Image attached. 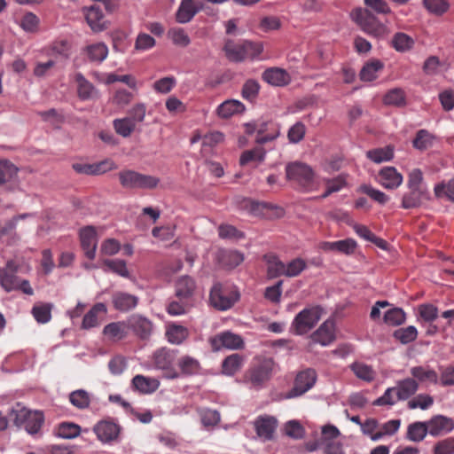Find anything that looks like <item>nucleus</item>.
I'll return each mask as SVG.
<instances>
[{
	"label": "nucleus",
	"mask_w": 454,
	"mask_h": 454,
	"mask_svg": "<svg viewBox=\"0 0 454 454\" xmlns=\"http://www.w3.org/2000/svg\"><path fill=\"white\" fill-rule=\"evenodd\" d=\"M19 168L10 160L0 159V186L17 177Z\"/></svg>",
	"instance_id": "39"
},
{
	"label": "nucleus",
	"mask_w": 454,
	"mask_h": 454,
	"mask_svg": "<svg viewBox=\"0 0 454 454\" xmlns=\"http://www.w3.org/2000/svg\"><path fill=\"white\" fill-rule=\"evenodd\" d=\"M138 301L139 299L137 296L125 292H116L112 297L114 308L121 312H127L135 309Z\"/></svg>",
	"instance_id": "27"
},
{
	"label": "nucleus",
	"mask_w": 454,
	"mask_h": 454,
	"mask_svg": "<svg viewBox=\"0 0 454 454\" xmlns=\"http://www.w3.org/2000/svg\"><path fill=\"white\" fill-rule=\"evenodd\" d=\"M13 422L17 427L23 426L30 434H37L44 422V415L40 411H30L25 407L12 409Z\"/></svg>",
	"instance_id": "9"
},
{
	"label": "nucleus",
	"mask_w": 454,
	"mask_h": 454,
	"mask_svg": "<svg viewBox=\"0 0 454 454\" xmlns=\"http://www.w3.org/2000/svg\"><path fill=\"white\" fill-rule=\"evenodd\" d=\"M239 299V293L238 290L221 283H215L209 294L210 305L221 311L231 309Z\"/></svg>",
	"instance_id": "6"
},
{
	"label": "nucleus",
	"mask_w": 454,
	"mask_h": 454,
	"mask_svg": "<svg viewBox=\"0 0 454 454\" xmlns=\"http://www.w3.org/2000/svg\"><path fill=\"white\" fill-rule=\"evenodd\" d=\"M351 370L357 378L363 380L371 382L375 378V372L370 365L362 363H354L351 365Z\"/></svg>",
	"instance_id": "56"
},
{
	"label": "nucleus",
	"mask_w": 454,
	"mask_h": 454,
	"mask_svg": "<svg viewBox=\"0 0 454 454\" xmlns=\"http://www.w3.org/2000/svg\"><path fill=\"white\" fill-rule=\"evenodd\" d=\"M401 420L400 419H390L380 427V430L375 433L373 437H372V441L377 442L382 439L384 436H391L394 435L400 428Z\"/></svg>",
	"instance_id": "49"
},
{
	"label": "nucleus",
	"mask_w": 454,
	"mask_h": 454,
	"mask_svg": "<svg viewBox=\"0 0 454 454\" xmlns=\"http://www.w3.org/2000/svg\"><path fill=\"white\" fill-rule=\"evenodd\" d=\"M177 366L179 368V374L184 376H191L197 374L200 370V362L191 356H183L177 361Z\"/></svg>",
	"instance_id": "35"
},
{
	"label": "nucleus",
	"mask_w": 454,
	"mask_h": 454,
	"mask_svg": "<svg viewBox=\"0 0 454 454\" xmlns=\"http://www.w3.org/2000/svg\"><path fill=\"white\" fill-rule=\"evenodd\" d=\"M267 276L275 278L285 276V263L276 256H270L267 261Z\"/></svg>",
	"instance_id": "54"
},
{
	"label": "nucleus",
	"mask_w": 454,
	"mask_h": 454,
	"mask_svg": "<svg viewBox=\"0 0 454 454\" xmlns=\"http://www.w3.org/2000/svg\"><path fill=\"white\" fill-rule=\"evenodd\" d=\"M260 88L261 86L256 80L248 79L243 84L241 95L243 98L252 102L257 98Z\"/></svg>",
	"instance_id": "57"
},
{
	"label": "nucleus",
	"mask_w": 454,
	"mask_h": 454,
	"mask_svg": "<svg viewBox=\"0 0 454 454\" xmlns=\"http://www.w3.org/2000/svg\"><path fill=\"white\" fill-rule=\"evenodd\" d=\"M132 386L140 393L151 394L159 388L160 382L153 378L145 377L143 375H136L132 379Z\"/></svg>",
	"instance_id": "32"
},
{
	"label": "nucleus",
	"mask_w": 454,
	"mask_h": 454,
	"mask_svg": "<svg viewBox=\"0 0 454 454\" xmlns=\"http://www.w3.org/2000/svg\"><path fill=\"white\" fill-rule=\"evenodd\" d=\"M175 297L189 300L193 302L197 284L193 278L184 275L176 278L174 284Z\"/></svg>",
	"instance_id": "17"
},
{
	"label": "nucleus",
	"mask_w": 454,
	"mask_h": 454,
	"mask_svg": "<svg viewBox=\"0 0 454 454\" xmlns=\"http://www.w3.org/2000/svg\"><path fill=\"white\" fill-rule=\"evenodd\" d=\"M434 192L437 198L445 196L450 200L454 201V177L446 184L444 182L437 184Z\"/></svg>",
	"instance_id": "63"
},
{
	"label": "nucleus",
	"mask_w": 454,
	"mask_h": 454,
	"mask_svg": "<svg viewBox=\"0 0 454 454\" xmlns=\"http://www.w3.org/2000/svg\"><path fill=\"white\" fill-rule=\"evenodd\" d=\"M383 68L384 63L381 60L371 59L361 69L360 79L364 82H372L378 77V72Z\"/></svg>",
	"instance_id": "36"
},
{
	"label": "nucleus",
	"mask_w": 454,
	"mask_h": 454,
	"mask_svg": "<svg viewBox=\"0 0 454 454\" xmlns=\"http://www.w3.org/2000/svg\"><path fill=\"white\" fill-rule=\"evenodd\" d=\"M396 399L407 400L419 389V382L412 378H406L396 382Z\"/></svg>",
	"instance_id": "31"
},
{
	"label": "nucleus",
	"mask_w": 454,
	"mask_h": 454,
	"mask_svg": "<svg viewBox=\"0 0 454 454\" xmlns=\"http://www.w3.org/2000/svg\"><path fill=\"white\" fill-rule=\"evenodd\" d=\"M418 331L413 325L400 328L394 333V337L403 344H408L417 339Z\"/></svg>",
	"instance_id": "59"
},
{
	"label": "nucleus",
	"mask_w": 454,
	"mask_h": 454,
	"mask_svg": "<svg viewBox=\"0 0 454 454\" xmlns=\"http://www.w3.org/2000/svg\"><path fill=\"white\" fill-rule=\"evenodd\" d=\"M306 262L303 259L295 258L287 264L285 263V276L288 278L296 277L306 269Z\"/></svg>",
	"instance_id": "61"
},
{
	"label": "nucleus",
	"mask_w": 454,
	"mask_h": 454,
	"mask_svg": "<svg viewBox=\"0 0 454 454\" xmlns=\"http://www.w3.org/2000/svg\"><path fill=\"white\" fill-rule=\"evenodd\" d=\"M434 454H454V437H448L437 442L433 450Z\"/></svg>",
	"instance_id": "64"
},
{
	"label": "nucleus",
	"mask_w": 454,
	"mask_h": 454,
	"mask_svg": "<svg viewBox=\"0 0 454 454\" xmlns=\"http://www.w3.org/2000/svg\"><path fill=\"white\" fill-rule=\"evenodd\" d=\"M356 242L352 239H346L338 241H322L318 244V248L325 252H338L346 255L355 253Z\"/></svg>",
	"instance_id": "21"
},
{
	"label": "nucleus",
	"mask_w": 454,
	"mask_h": 454,
	"mask_svg": "<svg viewBox=\"0 0 454 454\" xmlns=\"http://www.w3.org/2000/svg\"><path fill=\"white\" fill-rule=\"evenodd\" d=\"M73 169L78 174L98 176L102 175L107 171L116 168V165L112 160H103L98 163H74Z\"/></svg>",
	"instance_id": "18"
},
{
	"label": "nucleus",
	"mask_w": 454,
	"mask_h": 454,
	"mask_svg": "<svg viewBox=\"0 0 454 454\" xmlns=\"http://www.w3.org/2000/svg\"><path fill=\"white\" fill-rule=\"evenodd\" d=\"M243 261L244 254L237 250L227 251L222 256V263L230 269L239 266Z\"/></svg>",
	"instance_id": "62"
},
{
	"label": "nucleus",
	"mask_w": 454,
	"mask_h": 454,
	"mask_svg": "<svg viewBox=\"0 0 454 454\" xmlns=\"http://www.w3.org/2000/svg\"><path fill=\"white\" fill-rule=\"evenodd\" d=\"M243 364V357L239 354H232L228 356L222 364L223 373L231 376L239 372Z\"/></svg>",
	"instance_id": "44"
},
{
	"label": "nucleus",
	"mask_w": 454,
	"mask_h": 454,
	"mask_svg": "<svg viewBox=\"0 0 454 454\" xmlns=\"http://www.w3.org/2000/svg\"><path fill=\"white\" fill-rule=\"evenodd\" d=\"M366 156L372 161L379 164L392 160L394 157V149L391 146H386L370 150L366 153Z\"/></svg>",
	"instance_id": "50"
},
{
	"label": "nucleus",
	"mask_w": 454,
	"mask_h": 454,
	"mask_svg": "<svg viewBox=\"0 0 454 454\" xmlns=\"http://www.w3.org/2000/svg\"><path fill=\"white\" fill-rule=\"evenodd\" d=\"M317 372L314 369L307 368L297 373L294 387L286 394V398L299 397L311 389L317 381Z\"/></svg>",
	"instance_id": "11"
},
{
	"label": "nucleus",
	"mask_w": 454,
	"mask_h": 454,
	"mask_svg": "<svg viewBox=\"0 0 454 454\" xmlns=\"http://www.w3.org/2000/svg\"><path fill=\"white\" fill-rule=\"evenodd\" d=\"M311 339L314 342L322 346H328L335 340V323L333 319L325 320L317 331H315Z\"/></svg>",
	"instance_id": "23"
},
{
	"label": "nucleus",
	"mask_w": 454,
	"mask_h": 454,
	"mask_svg": "<svg viewBox=\"0 0 454 454\" xmlns=\"http://www.w3.org/2000/svg\"><path fill=\"white\" fill-rule=\"evenodd\" d=\"M262 78L267 83L272 86L282 87L291 82L290 74L283 68L280 67H270L266 69Z\"/></svg>",
	"instance_id": "25"
},
{
	"label": "nucleus",
	"mask_w": 454,
	"mask_h": 454,
	"mask_svg": "<svg viewBox=\"0 0 454 454\" xmlns=\"http://www.w3.org/2000/svg\"><path fill=\"white\" fill-rule=\"evenodd\" d=\"M367 8H356L350 16L352 20L367 35L378 39L386 38L390 30L372 12L390 14L391 8L385 0H364Z\"/></svg>",
	"instance_id": "1"
},
{
	"label": "nucleus",
	"mask_w": 454,
	"mask_h": 454,
	"mask_svg": "<svg viewBox=\"0 0 454 454\" xmlns=\"http://www.w3.org/2000/svg\"><path fill=\"white\" fill-rule=\"evenodd\" d=\"M69 402L79 410L88 409L90 405V395L84 389H77L69 394Z\"/></svg>",
	"instance_id": "43"
},
{
	"label": "nucleus",
	"mask_w": 454,
	"mask_h": 454,
	"mask_svg": "<svg viewBox=\"0 0 454 454\" xmlns=\"http://www.w3.org/2000/svg\"><path fill=\"white\" fill-rule=\"evenodd\" d=\"M257 435L264 440H270L278 427V420L270 415L259 416L254 422Z\"/></svg>",
	"instance_id": "20"
},
{
	"label": "nucleus",
	"mask_w": 454,
	"mask_h": 454,
	"mask_svg": "<svg viewBox=\"0 0 454 454\" xmlns=\"http://www.w3.org/2000/svg\"><path fill=\"white\" fill-rule=\"evenodd\" d=\"M314 171L310 166L294 161L286 166V177L294 184L304 190H310L314 184Z\"/></svg>",
	"instance_id": "7"
},
{
	"label": "nucleus",
	"mask_w": 454,
	"mask_h": 454,
	"mask_svg": "<svg viewBox=\"0 0 454 454\" xmlns=\"http://www.w3.org/2000/svg\"><path fill=\"white\" fill-rule=\"evenodd\" d=\"M85 51L90 61L102 62L108 55V48L104 43H97L86 47Z\"/></svg>",
	"instance_id": "46"
},
{
	"label": "nucleus",
	"mask_w": 454,
	"mask_h": 454,
	"mask_svg": "<svg viewBox=\"0 0 454 454\" xmlns=\"http://www.w3.org/2000/svg\"><path fill=\"white\" fill-rule=\"evenodd\" d=\"M340 431L333 425H325L321 428L320 444L323 446L328 443H338L337 438L340 436Z\"/></svg>",
	"instance_id": "52"
},
{
	"label": "nucleus",
	"mask_w": 454,
	"mask_h": 454,
	"mask_svg": "<svg viewBox=\"0 0 454 454\" xmlns=\"http://www.w3.org/2000/svg\"><path fill=\"white\" fill-rule=\"evenodd\" d=\"M127 321H116L107 324L104 326L102 333L104 337L111 341L117 342L128 336Z\"/></svg>",
	"instance_id": "24"
},
{
	"label": "nucleus",
	"mask_w": 454,
	"mask_h": 454,
	"mask_svg": "<svg viewBox=\"0 0 454 454\" xmlns=\"http://www.w3.org/2000/svg\"><path fill=\"white\" fill-rule=\"evenodd\" d=\"M79 237L85 256L90 260L95 259L98 246L96 229L93 226H86L80 230Z\"/></svg>",
	"instance_id": "16"
},
{
	"label": "nucleus",
	"mask_w": 454,
	"mask_h": 454,
	"mask_svg": "<svg viewBox=\"0 0 454 454\" xmlns=\"http://www.w3.org/2000/svg\"><path fill=\"white\" fill-rule=\"evenodd\" d=\"M105 271H112L122 278H129V271L127 268L126 262L121 259H105L102 261Z\"/></svg>",
	"instance_id": "45"
},
{
	"label": "nucleus",
	"mask_w": 454,
	"mask_h": 454,
	"mask_svg": "<svg viewBox=\"0 0 454 454\" xmlns=\"http://www.w3.org/2000/svg\"><path fill=\"white\" fill-rule=\"evenodd\" d=\"M210 344L214 350L222 348L239 349L244 347V341L240 335L226 331L220 333L210 339Z\"/></svg>",
	"instance_id": "15"
},
{
	"label": "nucleus",
	"mask_w": 454,
	"mask_h": 454,
	"mask_svg": "<svg viewBox=\"0 0 454 454\" xmlns=\"http://www.w3.org/2000/svg\"><path fill=\"white\" fill-rule=\"evenodd\" d=\"M121 185L124 189H148L152 190L158 186L160 178L145 175L131 169H123L118 173Z\"/></svg>",
	"instance_id": "4"
},
{
	"label": "nucleus",
	"mask_w": 454,
	"mask_h": 454,
	"mask_svg": "<svg viewBox=\"0 0 454 454\" xmlns=\"http://www.w3.org/2000/svg\"><path fill=\"white\" fill-rule=\"evenodd\" d=\"M223 51L226 58L231 62H243L247 59H258L263 51V44L260 42L226 40Z\"/></svg>",
	"instance_id": "2"
},
{
	"label": "nucleus",
	"mask_w": 454,
	"mask_h": 454,
	"mask_svg": "<svg viewBox=\"0 0 454 454\" xmlns=\"http://www.w3.org/2000/svg\"><path fill=\"white\" fill-rule=\"evenodd\" d=\"M434 403L433 396L427 394H420L410 400L407 406L411 410L419 408L421 410H427L431 407Z\"/></svg>",
	"instance_id": "60"
},
{
	"label": "nucleus",
	"mask_w": 454,
	"mask_h": 454,
	"mask_svg": "<svg viewBox=\"0 0 454 454\" xmlns=\"http://www.w3.org/2000/svg\"><path fill=\"white\" fill-rule=\"evenodd\" d=\"M202 9V4H197L195 0H181L176 12V21L179 24L190 22Z\"/></svg>",
	"instance_id": "22"
},
{
	"label": "nucleus",
	"mask_w": 454,
	"mask_h": 454,
	"mask_svg": "<svg viewBox=\"0 0 454 454\" xmlns=\"http://www.w3.org/2000/svg\"><path fill=\"white\" fill-rule=\"evenodd\" d=\"M193 302L183 298H176L170 300L166 305V311L168 315L173 317L182 316L186 314L192 307Z\"/></svg>",
	"instance_id": "33"
},
{
	"label": "nucleus",
	"mask_w": 454,
	"mask_h": 454,
	"mask_svg": "<svg viewBox=\"0 0 454 454\" xmlns=\"http://www.w3.org/2000/svg\"><path fill=\"white\" fill-rule=\"evenodd\" d=\"M406 315L400 308L388 309L384 315V322L389 325L396 326L404 323Z\"/></svg>",
	"instance_id": "58"
},
{
	"label": "nucleus",
	"mask_w": 454,
	"mask_h": 454,
	"mask_svg": "<svg viewBox=\"0 0 454 454\" xmlns=\"http://www.w3.org/2000/svg\"><path fill=\"white\" fill-rule=\"evenodd\" d=\"M436 137L427 129H419L412 141L414 148L419 151H425L434 145Z\"/></svg>",
	"instance_id": "41"
},
{
	"label": "nucleus",
	"mask_w": 454,
	"mask_h": 454,
	"mask_svg": "<svg viewBox=\"0 0 454 454\" xmlns=\"http://www.w3.org/2000/svg\"><path fill=\"white\" fill-rule=\"evenodd\" d=\"M429 434L440 436L450 433L454 429L452 419L443 415H435L427 421Z\"/></svg>",
	"instance_id": "19"
},
{
	"label": "nucleus",
	"mask_w": 454,
	"mask_h": 454,
	"mask_svg": "<svg viewBox=\"0 0 454 454\" xmlns=\"http://www.w3.org/2000/svg\"><path fill=\"white\" fill-rule=\"evenodd\" d=\"M190 332L187 327L176 323H168L166 325V340L173 345H181L189 337Z\"/></svg>",
	"instance_id": "26"
},
{
	"label": "nucleus",
	"mask_w": 454,
	"mask_h": 454,
	"mask_svg": "<svg viewBox=\"0 0 454 454\" xmlns=\"http://www.w3.org/2000/svg\"><path fill=\"white\" fill-rule=\"evenodd\" d=\"M246 107L244 104L240 101L230 99L219 105L217 107V114L220 117L227 119L234 114L243 113Z\"/></svg>",
	"instance_id": "34"
},
{
	"label": "nucleus",
	"mask_w": 454,
	"mask_h": 454,
	"mask_svg": "<svg viewBox=\"0 0 454 454\" xmlns=\"http://www.w3.org/2000/svg\"><path fill=\"white\" fill-rule=\"evenodd\" d=\"M199 414L201 423L206 428L213 427L220 422V414L215 410L201 409L199 411Z\"/></svg>",
	"instance_id": "55"
},
{
	"label": "nucleus",
	"mask_w": 454,
	"mask_h": 454,
	"mask_svg": "<svg viewBox=\"0 0 454 454\" xmlns=\"http://www.w3.org/2000/svg\"><path fill=\"white\" fill-rule=\"evenodd\" d=\"M275 363L272 358L259 359L247 372L246 379L253 387H260L272 374Z\"/></svg>",
	"instance_id": "10"
},
{
	"label": "nucleus",
	"mask_w": 454,
	"mask_h": 454,
	"mask_svg": "<svg viewBox=\"0 0 454 454\" xmlns=\"http://www.w3.org/2000/svg\"><path fill=\"white\" fill-rule=\"evenodd\" d=\"M77 82V92L81 99L86 100L92 98L95 88L81 73H77L74 76Z\"/></svg>",
	"instance_id": "47"
},
{
	"label": "nucleus",
	"mask_w": 454,
	"mask_h": 454,
	"mask_svg": "<svg viewBox=\"0 0 454 454\" xmlns=\"http://www.w3.org/2000/svg\"><path fill=\"white\" fill-rule=\"evenodd\" d=\"M410 372L412 379L416 380L417 381H428L433 384H438L439 376L437 372L429 367L414 366L411 368Z\"/></svg>",
	"instance_id": "37"
},
{
	"label": "nucleus",
	"mask_w": 454,
	"mask_h": 454,
	"mask_svg": "<svg viewBox=\"0 0 454 454\" xmlns=\"http://www.w3.org/2000/svg\"><path fill=\"white\" fill-rule=\"evenodd\" d=\"M107 308L103 302L94 304L91 309L84 315L81 328L89 330L99 325V316L106 315Z\"/></svg>",
	"instance_id": "28"
},
{
	"label": "nucleus",
	"mask_w": 454,
	"mask_h": 454,
	"mask_svg": "<svg viewBox=\"0 0 454 454\" xmlns=\"http://www.w3.org/2000/svg\"><path fill=\"white\" fill-rule=\"evenodd\" d=\"M86 22L94 33H100L108 27L102 7L99 4H93L82 9Z\"/></svg>",
	"instance_id": "13"
},
{
	"label": "nucleus",
	"mask_w": 454,
	"mask_h": 454,
	"mask_svg": "<svg viewBox=\"0 0 454 454\" xmlns=\"http://www.w3.org/2000/svg\"><path fill=\"white\" fill-rule=\"evenodd\" d=\"M167 35L176 46L185 48L191 43V38L183 27H173L168 30Z\"/></svg>",
	"instance_id": "40"
},
{
	"label": "nucleus",
	"mask_w": 454,
	"mask_h": 454,
	"mask_svg": "<svg viewBox=\"0 0 454 454\" xmlns=\"http://www.w3.org/2000/svg\"><path fill=\"white\" fill-rule=\"evenodd\" d=\"M266 157V151L262 147H255L244 151L239 158V164L245 166L252 161L262 162Z\"/></svg>",
	"instance_id": "51"
},
{
	"label": "nucleus",
	"mask_w": 454,
	"mask_h": 454,
	"mask_svg": "<svg viewBox=\"0 0 454 454\" xmlns=\"http://www.w3.org/2000/svg\"><path fill=\"white\" fill-rule=\"evenodd\" d=\"M379 183L386 189H395L403 183V176L394 167H385L379 173Z\"/></svg>",
	"instance_id": "29"
},
{
	"label": "nucleus",
	"mask_w": 454,
	"mask_h": 454,
	"mask_svg": "<svg viewBox=\"0 0 454 454\" xmlns=\"http://www.w3.org/2000/svg\"><path fill=\"white\" fill-rule=\"evenodd\" d=\"M128 329L142 340H148L154 328L151 319L141 314H132L126 319Z\"/></svg>",
	"instance_id": "12"
},
{
	"label": "nucleus",
	"mask_w": 454,
	"mask_h": 454,
	"mask_svg": "<svg viewBox=\"0 0 454 454\" xmlns=\"http://www.w3.org/2000/svg\"><path fill=\"white\" fill-rule=\"evenodd\" d=\"M177 350L162 347L156 349L152 355V363L155 369L163 372L165 378L175 380L180 377L178 371L175 368V362Z\"/></svg>",
	"instance_id": "5"
},
{
	"label": "nucleus",
	"mask_w": 454,
	"mask_h": 454,
	"mask_svg": "<svg viewBox=\"0 0 454 454\" xmlns=\"http://www.w3.org/2000/svg\"><path fill=\"white\" fill-rule=\"evenodd\" d=\"M113 124L116 133L123 137H129L136 129L133 120L129 117L115 119Z\"/></svg>",
	"instance_id": "53"
},
{
	"label": "nucleus",
	"mask_w": 454,
	"mask_h": 454,
	"mask_svg": "<svg viewBox=\"0 0 454 454\" xmlns=\"http://www.w3.org/2000/svg\"><path fill=\"white\" fill-rule=\"evenodd\" d=\"M52 304L37 303L32 308L31 313L37 323L46 324L51 319Z\"/></svg>",
	"instance_id": "48"
},
{
	"label": "nucleus",
	"mask_w": 454,
	"mask_h": 454,
	"mask_svg": "<svg viewBox=\"0 0 454 454\" xmlns=\"http://www.w3.org/2000/svg\"><path fill=\"white\" fill-rule=\"evenodd\" d=\"M121 429L120 425L110 419L100 420L93 427V432L102 443H111L117 441Z\"/></svg>",
	"instance_id": "14"
},
{
	"label": "nucleus",
	"mask_w": 454,
	"mask_h": 454,
	"mask_svg": "<svg viewBox=\"0 0 454 454\" xmlns=\"http://www.w3.org/2000/svg\"><path fill=\"white\" fill-rule=\"evenodd\" d=\"M18 264L10 260L4 268H0V285L8 293L12 291H20L25 294L33 295L34 290L27 279H21L16 273Z\"/></svg>",
	"instance_id": "3"
},
{
	"label": "nucleus",
	"mask_w": 454,
	"mask_h": 454,
	"mask_svg": "<svg viewBox=\"0 0 454 454\" xmlns=\"http://www.w3.org/2000/svg\"><path fill=\"white\" fill-rule=\"evenodd\" d=\"M429 434L427 421L413 422L407 427L406 438L411 442H419Z\"/></svg>",
	"instance_id": "38"
},
{
	"label": "nucleus",
	"mask_w": 454,
	"mask_h": 454,
	"mask_svg": "<svg viewBox=\"0 0 454 454\" xmlns=\"http://www.w3.org/2000/svg\"><path fill=\"white\" fill-rule=\"evenodd\" d=\"M428 199L429 194L427 189H409L403 197L402 207L405 209L418 207Z\"/></svg>",
	"instance_id": "30"
},
{
	"label": "nucleus",
	"mask_w": 454,
	"mask_h": 454,
	"mask_svg": "<svg viewBox=\"0 0 454 454\" xmlns=\"http://www.w3.org/2000/svg\"><path fill=\"white\" fill-rule=\"evenodd\" d=\"M323 309L319 306L305 308L300 311L291 324V330L297 335L309 333L320 320Z\"/></svg>",
	"instance_id": "8"
},
{
	"label": "nucleus",
	"mask_w": 454,
	"mask_h": 454,
	"mask_svg": "<svg viewBox=\"0 0 454 454\" xmlns=\"http://www.w3.org/2000/svg\"><path fill=\"white\" fill-rule=\"evenodd\" d=\"M414 40L405 33H395L391 40V46L398 52H405L412 49Z\"/></svg>",
	"instance_id": "42"
}]
</instances>
